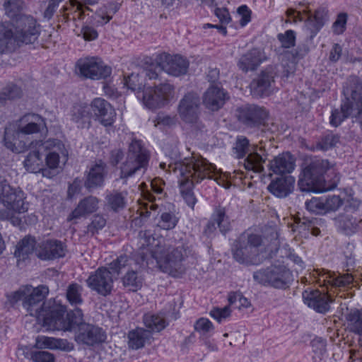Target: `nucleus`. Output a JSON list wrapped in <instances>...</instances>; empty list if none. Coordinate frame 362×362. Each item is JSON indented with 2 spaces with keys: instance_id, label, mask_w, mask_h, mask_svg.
Wrapping results in <instances>:
<instances>
[{
  "instance_id": "f257e3e1",
  "label": "nucleus",
  "mask_w": 362,
  "mask_h": 362,
  "mask_svg": "<svg viewBox=\"0 0 362 362\" xmlns=\"http://www.w3.org/2000/svg\"><path fill=\"white\" fill-rule=\"evenodd\" d=\"M160 168L170 174L175 175L178 179L182 197L192 209L197 202V199L192 192L194 184L199 183L204 179H214L218 185L226 189H228L230 186L228 181H225L218 175L214 165L202 156L194 153L182 160L170 163L168 165L162 162L160 163Z\"/></svg>"
},
{
  "instance_id": "f03ea898",
  "label": "nucleus",
  "mask_w": 362,
  "mask_h": 362,
  "mask_svg": "<svg viewBox=\"0 0 362 362\" xmlns=\"http://www.w3.org/2000/svg\"><path fill=\"white\" fill-rule=\"evenodd\" d=\"M339 180L340 176L334 163L315 158L303 165L298 186L302 192L320 193L334 189Z\"/></svg>"
},
{
  "instance_id": "7ed1b4c3",
  "label": "nucleus",
  "mask_w": 362,
  "mask_h": 362,
  "mask_svg": "<svg viewBox=\"0 0 362 362\" xmlns=\"http://www.w3.org/2000/svg\"><path fill=\"white\" fill-rule=\"evenodd\" d=\"M47 131L45 120L37 114H27L19 121L17 130H6L4 145L13 152L21 153L35 144L30 140V135Z\"/></svg>"
},
{
  "instance_id": "20e7f679",
  "label": "nucleus",
  "mask_w": 362,
  "mask_h": 362,
  "mask_svg": "<svg viewBox=\"0 0 362 362\" xmlns=\"http://www.w3.org/2000/svg\"><path fill=\"white\" fill-rule=\"evenodd\" d=\"M48 293L49 289L45 286L42 285L35 288L25 286L7 295V298L11 303L22 300L23 307L29 315L35 317L39 322L42 321L43 326L46 327L45 317L48 315L51 307L57 305L51 300L45 302Z\"/></svg>"
},
{
  "instance_id": "39448f33",
  "label": "nucleus",
  "mask_w": 362,
  "mask_h": 362,
  "mask_svg": "<svg viewBox=\"0 0 362 362\" xmlns=\"http://www.w3.org/2000/svg\"><path fill=\"white\" fill-rule=\"evenodd\" d=\"M148 250L151 257L156 259L159 269L163 272L177 277L185 272L183 261L187 254L182 246L175 247L153 239V243Z\"/></svg>"
},
{
  "instance_id": "423d86ee",
  "label": "nucleus",
  "mask_w": 362,
  "mask_h": 362,
  "mask_svg": "<svg viewBox=\"0 0 362 362\" xmlns=\"http://www.w3.org/2000/svg\"><path fill=\"white\" fill-rule=\"evenodd\" d=\"M286 23H297L304 21L305 29L310 37L313 38L322 28L329 19L328 10L324 7L314 9L308 2L300 3L298 11L288 8L286 11Z\"/></svg>"
},
{
  "instance_id": "0eeeda50",
  "label": "nucleus",
  "mask_w": 362,
  "mask_h": 362,
  "mask_svg": "<svg viewBox=\"0 0 362 362\" xmlns=\"http://www.w3.org/2000/svg\"><path fill=\"white\" fill-rule=\"evenodd\" d=\"M0 201L4 206L0 210V218L10 221L14 226L20 225L21 221L17 214L28 209L23 191L12 188L5 179L0 180Z\"/></svg>"
},
{
  "instance_id": "6e6552de",
  "label": "nucleus",
  "mask_w": 362,
  "mask_h": 362,
  "mask_svg": "<svg viewBox=\"0 0 362 362\" xmlns=\"http://www.w3.org/2000/svg\"><path fill=\"white\" fill-rule=\"evenodd\" d=\"M148 158V154L142 142L136 139L132 140L129 146L127 156L119 167V179L127 180L140 171L144 172Z\"/></svg>"
},
{
  "instance_id": "1a4fd4ad",
  "label": "nucleus",
  "mask_w": 362,
  "mask_h": 362,
  "mask_svg": "<svg viewBox=\"0 0 362 362\" xmlns=\"http://www.w3.org/2000/svg\"><path fill=\"white\" fill-rule=\"evenodd\" d=\"M264 148L252 145L249 140L243 136H238L233 147V153L237 158H247L244 160V167L247 170L254 173H261L264 170L266 158H263Z\"/></svg>"
},
{
  "instance_id": "9d476101",
  "label": "nucleus",
  "mask_w": 362,
  "mask_h": 362,
  "mask_svg": "<svg viewBox=\"0 0 362 362\" xmlns=\"http://www.w3.org/2000/svg\"><path fill=\"white\" fill-rule=\"evenodd\" d=\"M66 307L57 304L51 307V310L45 317V325L49 329L71 331L76 326L83 324V313L81 309H75L68 312L66 317Z\"/></svg>"
},
{
  "instance_id": "9b49d317",
  "label": "nucleus",
  "mask_w": 362,
  "mask_h": 362,
  "mask_svg": "<svg viewBox=\"0 0 362 362\" xmlns=\"http://www.w3.org/2000/svg\"><path fill=\"white\" fill-rule=\"evenodd\" d=\"M262 240L256 234H243L236 241L233 248V257L240 263L257 264Z\"/></svg>"
},
{
  "instance_id": "f8f14e48",
  "label": "nucleus",
  "mask_w": 362,
  "mask_h": 362,
  "mask_svg": "<svg viewBox=\"0 0 362 362\" xmlns=\"http://www.w3.org/2000/svg\"><path fill=\"white\" fill-rule=\"evenodd\" d=\"M253 278L258 284L276 288H286L293 280V274L284 265H272L254 272Z\"/></svg>"
},
{
  "instance_id": "ddd939ff",
  "label": "nucleus",
  "mask_w": 362,
  "mask_h": 362,
  "mask_svg": "<svg viewBox=\"0 0 362 362\" xmlns=\"http://www.w3.org/2000/svg\"><path fill=\"white\" fill-rule=\"evenodd\" d=\"M315 282L320 286L332 288H346L354 281V277L349 274H336L325 269H313L309 274V276H304L301 279V283Z\"/></svg>"
},
{
  "instance_id": "4468645a",
  "label": "nucleus",
  "mask_w": 362,
  "mask_h": 362,
  "mask_svg": "<svg viewBox=\"0 0 362 362\" xmlns=\"http://www.w3.org/2000/svg\"><path fill=\"white\" fill-rule=\"evenodd\" d=\"M76 66L82 76L92 80L105 79L112 74V67L98 57L80 59Z\"/></svg>"
},
{
  "instance_id": "2eb2a0df",
  "label": "nucleus",
  "mask_w": 362,
  "mask_h": 362,
  "mask_svg": "<svg viewBox=\"0 0 362 362\" xmlns=\"http://www.w3.org/2000/svg\"><path fill=\"white\" fill-rule=\"evenodd\" d=\"M174 94L173 86L160 83L154 87H147L143 93V103L148 109L154 110L165 105Z\"/></svg>"
},
{
  "instance_id": "dca6fc26",
  "label": "nucleus",
  "mask_w": 362,
  "mask_h": 362,
  "mask_svg": "<svg viewBox=\"0 0 362 362\" xmlns=\"http://www.w3.org/2000/svg\"><path fill=\"white\" fill-rule=\"evenodd\" d=\"M20 45L34 44L40 35V25L30 15L21 16L13 23Z\"/></svg>"
},
{
  "instance_id": "f3484780",
  "label": "nucleus",
  "mask_w": 362,
  "mask_h": 362,
  "mask_svg": "<svg viewBox=\"0 0 362 362\" xmlns=\"http://www.w3.org/2000/svg\"><path fill=\"white\" fill-rule=\"evenodd\" d=\"M327 292L325 290L306 289L303 293L304 303L308 307L320 313H325L329 310V304L334 301L332 296V289H341V288H332L328 286Z\"/></svg>"
},
{
  "instance_id": "a211bd4d",
  "label": "nucleus",
  "mask_w": 362,
  "mask_h": 362,
  "mask_svg": "<svg viewBox=\"0 0 362 362\" xmlns=\"http://www.w3.org/2000/svg\"><path fill=\"white\" fill-rule=\"evenodd\" d=\"M88 286L98 294L106 296L111 293L113 277L112 272L106 267H100L86 279Z\"/></svg>"
},
{
  "instance_id": "6ab92c4d",
  "label": "nucleus",
  "mask_w": 362,
  "mask_h": 362,
  "mask_svg": "<svg viewBox=\"0 0 362 362\" xmlns=\"http://www.w3.org/2000/svg\"><path fill=\"white\" fill-rule=\"evenodd\" d=\"M178 115L186 123H196L199 114V98L194 93H188L180 100Z\"/></svg>"
},
{
  "instance_id": "aec40b11",
  "label": "nucleus",
  "mask_w": 362,
  "mask_h": 362,
  "mask_svg": "<svg viewBox=\"0 0 362 362\" xmlns=\"http://www.w3.org/2000/svg\"><path fill=\"white\" fill-rule=\"evenodd\" d=\"M66 245L57 239L43 240L37 243L36 256L42 260H53L66 255Z\"/></svg>"
},
{
  "instance_id": "412c9836",
  "label": "nucleus",
  "mask_w": 362,
  "mask_h": 362,
  "mask_svg": "<svg viewBox=\"0 0 362 362\" xmlns=\"http://www.w3.org/2000/svg\"><path fill=\"white\" fill-rule=\"evenodd\" d=\"M47 141H54V145L43 151L45 157L46 167L42 169V176L47 178H52L59 173V153L65 156L63 152V145L56 139H49Z\"/></svg>"
},
{
  "instance_id": "4be33fe9",
  "label": "nucleus",
  "mask_w": 362,
  "mask_h": 362,
  "mask_svg": "<svg viewBox=\"0 0 362 362\" xmlns=\"http://www.w3.org/2000/svg\"><path fill=\"white\" fill-rule=\"evenodd\" d=\"M105 339L106 334L101 328L88 323L80 325L75 333L76 341L87 346L102 343Z\"/></svg>"
},
{
  "instance_id": "5701e85b",
  "label": "nucleus",
  "mask_w": 362,
  "mask_h": 362,
  "mask_svg": "<svg viewBox=\"0 0 362 362\" xmlns=\"http://www.w3.org/2000/svg\"><path fill=\"white\" fill-rule=\"evenodd\" d=\"M158 63L164 71L174 76L186 74L189 66L187 60L178 54H161L158 56Z\"/></svg>"
},
{
  "instance_id": "b1692460",
  "label": "nucleus",
  "mask_w": 362,
  "mask_h": 362,
  "mask_svg": "<svg viewBox=\"0 0 362 362\" xmlns=\"http://www.w3.org/2000/svg\"><path fill=\"white\" fill-rule=\"evenodd\" d=\"M51 145H54V141H35V144L30 146L35 149L28 153L24 160V166L28 171L42 173V169H45L42 159L43 151H45L46 148Z\"/></svg>"
},
{
  "instance_id": "393cba45",
  "label": "nucleus",
  "mask_w": 362,
  "mask_h": 362,
  "mask_svg": "<svg viewBox=\"0 0 362 362\" xmlns=\"http://www.w3.org/2000/svg\"><path fill=\"white\" fill-rule=\"evenodd\" d=\"M343 93L346 100L343 103H347L353 107V110H356L359 115V111L362 107V83L358 77H349L344 86Z\"/></svg>"
},
{
  "instance_id": "a878e982",
  "label": "nucleus",
  "mask_w": 362,
  "mask_h": 362,
  "mask_svg": "<svg viewBox=\"0 0 362 362\" xmlns=\"http://www.w3.org/2000/svg\"><path fill=\"white\" fill-rule=\"evenodd\" d=\"M229 98L228 93L218 84L209 86L203 95V103L205 107L212 111L221 108Z\"/></svg>"
},
{
  "instance_id": "bb28decb",
  "label": "nucleus",
  "mask_w": 362,
  "mask_h": 362,
  "mask_svg": "<svg viewBox=\"0 0 362 362\" xmlns=\"http://www.w3.org/2000/svg\"><path fill=\"white\" fill-rule=\"evenodd\" d=\"M268 112L264 107L255 105H245L237 110V117L243 123L255 126L267 119Z\"/></svg>"
},
{
  "instance_id": "cd10ccee",
  "label": "nucleus",
  "mask_w": 362,
  "mask_h": 362,
  "mask_svg": "<svg viewBox=\"0 0 362 362\" xmlns=\"http://www.w3.org/2000/svg\"><path fill=\"white\" fill-rule=\"evenodd\" d=\"M20 46L13 23H0V54L15 51Z\"/></svg>"
},
{
  "instance_id": "c85d7f7f",
  "label": "nucleus",
  "mask_w": 362,
  "mask_h": 362,
  "mask_svg": "<svg viewBox=\"0 0 362 362\" xmlns=\"http://www.w3.org/2000/svg\"><path fill=\"white\" fill-rule=\"evenodd\" d=\"M274 83L273 74L272 72L262 71L257 78L250 83L251 93L256 97L268 95L273 90Z\"/></svg>"
},
{
  "instance_id": "c756f323",
  "label": "nucleus",
  "mask_w": 362,
  "mask_h": 362,
  "mask_svg": "<svg viewBox=\"0 0 362 362\" xmlns=\"http://www.w3.org/2000/svg\"><path fill=\"white\" fill-rule=\"evenodd\" d=\"M267 57L261 49H252L242 55L238 61V66L244 72L255 70Z\"/></svg>"
},
{
  "instance_id": "7c9ffc66",
  "label": "nucleus",
  "mask_w": 362,
  "mask_h": 362,
  "mask_svg": "<svg viewBox=\"0 0 362 362\" xmlns=\"http://www.w3.org/2000/svg\"><path fill=\"white\" fill-rule=\"evenodd\" d=\"M269 168L275 174L291 173L295 168V158L289 153H283L269 161Z\"/></svg>"
},
{
  "instance_id": "2f4dec72",
  "label": "nucleus",
  "mask_w": 362,
  "mask_h": 362,
  "mask_svg": "<svg viewBox=\"0 0 362 362\" xmlns=\"http://www.w3.org/2000/svg\"><path fill=\"white\" fill-rule=\"evenodd\" d=\"M218 226L221 233H225L230 230V222L228 216L226 215L224 208H217L213 216L212 220L210 221L204 230L207 235H211Z\"/></svg>"
},
{
  "instance_id": "473e14b6",
  "label": "nucleus",
  "mask_w": 362,
  "mask_h": 362,
  "mask_svg": "<svg viewBox=\"0 0 362 362\" xmlns=\"http://www.w3.org/2000/svg\"><path fill=\"white\" fill-rule=\"evenodd\" d=\"M294 182L295 179L291 176L281 177L273 180L267 189L277 197H285L292 192Z\"/></svg>"
},
{
  "instance_id": "72a5a7b5",
  "label": "nucleus",
  "mask_w": 362,
  "mask_h": 362,
  "mask_svg": "<svg viewBox=\"0 0 362 362\" xmlns=\"http://www.w3.org/2000/svg\"><path fill=\"white\" fill-rule=\"evenodd\" d=\"M105 175V165L102 161L96 163L90 169L84 182V186L88 190L100 187L104 182Z\"/></svg>"
},
{
  "instance_id": "f704fd0d",
  "label": "nucleus",
  "mask_w": 362,
  "mask_h": 362,
  "mask_svg": "<svg viewBox=\"0 0 362 362\" xmlns=\"http://www.w3.org/2000/svg\"><path fill=\"white\" fill-rule=\"evenodd\" d=\"M90 112L100 120V123L105 127H110L113 123V119L111 117L105 118L107 112L111 108V105L105 100L102 98L94 99L90 105Z\"/></svg>"
},
{
  "instance_id": "c9c22d12",
  "label": "nucleus",
  "mask_w": 362,
  "mask_h": 362,
  "mask_svg": "<svg viewBox=\"0 0 362 362\" xmlns=\"http://www.w3.org/2000/svg\"><path fill=\"white\" fill-rule=\"evenodd\" d=\"M98 200L96 197L89 196L81 200L68 218L69 221L86 216L98 209Z\"/></svg>"
},
{
  "instance_id": "e433bc0d",
  "label": "nucleus",
  "mask_w": 362,
  "mask_h": 362,
  "mask_svg": "<svg viewBox=\"0 0 362 362\" xmlns=\"http://www.w3.org/2000/svg\"><path fill=\"white\" fill-rule=\"evenodd\" d=\"M90 107L88 105H75L71 111V119L78 127H88L90 122Z\"/></svg>"
},
{
  "instance_id": "4c0bfd02",
  "label": "nucleus",
  "mask_w": 362,
  "mask_h": 362,
  "mask_svg": "<svg viewBox=\"0 0 362 362\" xmlns=\"http://www.w3.org/2000/svg\"><path fill=\"white\" fill-rule=\"evenodd\" d=\"M143 200H138L137 213L140 217L146 218L150 216L151 211H156L158 205L154 203L156 197L148 190H142Z\"/></svg>"
},
{
  "instance_id": "58836bf2",
  "label": "nucleus",
  "mask_w": 362,
  "mask_h": 362,
  "mask_svg": "<svg viewBox=\"0 0 362 362\" xmlns=\"http://www.w3.org/2000/svg\"><path fill=\"white\" fill-rule=\"evenodd\" d=\"M151 337V335L148 330L142 328H136L129 332L128 334L129 346L132 349L142 348L145 343L150 340Z\"/></svg>"
},
{
  "instance_id": "ea45409f",
  "label": "nucleus",
  "mask_w": 362,
  "mask_h": 362,
  "mask_svg": "<svg viewBox=\"0 0 362 362\" xmlns=\"http://www.w3.org/2000/svg\"><path fill=\"white\" fill-rule=\"evenodd\" d=\"M3 8L5 14L13 21V23L21 16H25L23 11L25 8L23 0H3Z\"/></svg>"
},
{
  "instance_id": "a19ab883",
  "label": "nucleus",
  "mask_w": 362,
  "mask_h": 362,
  "mask_svg": "<svg viewBox=\"0 0 362 362\" xmlns=\"http://www.w3.org/2000/svg\"><path fill=\"white\" fill-rule=\"evenodd\" d=\"M37 243L35 238L32 236H25L18 243L15 251V255L23 259L33 252L36 255Z\"/></svg>"
},
{
  "instance_id": "79ce46f5",
  "label": "nucleus",
  "mask_w": 362,
  "mask_h": 362,
  "mask_svg": "<svg viewBox=\"0 0 362 362\" xmlns=\"http://www.w3.org/2000/svg\"><path fill=\"white\" fill-rule=\"evenodd\" d=\"M346 322L350 332L362 335V310H351L346 315Z\"/></svg>"
},
{
  "instance_id": "37998d69",
  "label": "nucleus",
  "mask_w": 362,
  "mask_h": 362,
  "mask_svg": "<svg viewBox=\"0 0 362 362\" xmlns=\"http://www.w3.org/2000/svg\"><path fill=\"white\" fill-rule=\"evenodd\" d=\"M69 6L64 5L59 11L60 18L62 21L68 22L69 21H76L77 18H81L83 15L82 4H76L74 7L71 6V3L69 1Z\"/></svg>"
},
{
  "instance_id": "c03bdc74",
  "label": "nucleus",
  "mask_w": 362,
  "mask_h": 362,
  "mask_svg": "<svg viewBox=\"0 0 362 362\" xmlns=\"http://www.w3.org/2000/svg\"><path fill=\"white\" fill-rule=\"evenodd\" d=\"M82 286L76 284H70L66 290V298L67 301L73 306L81 305L83 302L82 298Z\"/></svg>"
},
{
  "instance_id": "a18cd8bd",
  "label": "nucleus",
  "mask_w": 362,
  "mask_h": 362,
  "mask_svg": "<svg viewBox=\"0 0 362 362\" xmlns=\"http://www.w3.org/2000/svg\"><path fill=\"white\" fill-rule=\"evenodd\" d=\"M353 112V107L347 103H342L341 110L335 109L332 110L330 116V124L333 127H338L341 123L351 115Z\"/></svg>"
},
{
  "instance_id": "49530a36",
  "label": "nucleus",
  "mask_w": 362,
  "mask_h": 362,
  "mask_svg": "<svg viewBox=\"0 0 362 362\" xmlns=\"http://www.w3.org/2000/svg\"><path fill=\"white\" fill-rule=\"evenodd\" d=\"M22 96V90L13 83H9L0 92V106L6 105L8 100L20 98Z\"/></svg>"
},
{
  "instance_id": "de8ad7c7",
  "label": "nucleus",
  "mask_w": 362,
  "mask_h": 362,
  "mask_svg": "<svg viewBox=\"0 0 362 362\" xmlns=\"http://www.w3.org/2000/svg\"><path fill=\"white\" fill-rule=\"evenodd\" d=\"M144 323L149 329V332H160L166 326L165 319L159 315H145Z\"/></svg>"
},
{
  "instance_id": "09e8293b",
  "label": "nucleus",
  "mask_w": 362,
  "mask_h": 362,
  "mask_svg": "<svg viewBox=\"0 0 362 362\" xmlns=\"http://www.w3.org/2000/svg\"><path fill=\"white\" fill-rule=\"evenodd\" d=\"M122 281L124 286L133 291L141 288L143 283V279L133 271L127 272L123 277Z\"/></svg>"
},
{
  "instance_id": "8fccbe9b",
  "label": "nucleus",
  "mask_w": 362,
  "mask_h": 362,
  "mask_svg": "<svg viewBox=\"0 0 362 362\" xmlns=\"http://www.w3.org/2000/svg\"><path fill=\"white\" fill-rule=\"evenodd\" d=\"M305 208L308 211L315 214H326L323 197H313L305 202Z\"/></svg>"
},
{
  "instance_id": "3c124183",
  "label": "nucleus",
  "mask_w": 362,
  "mask_h": 362,
  "mask_svg": "<svg viewBox=\"0 0 362 362\" xmlns=\"http://www.w3.org/2000/svg\"><path fill=\"white\" fill-rule=\"evenodd\" d=\"M338 226L345 231H353L357 227L356 218L351 215H341L337 219Z\"/></svg>"
},
{
  "instance_id": "603ef678",
  "label": "nucleus",
  "mask_w": 362,
  "mask_h": 362,
  "mask_svg": "<svg viewBox=\"0 0 362 362\" xmlns=\"http://www.w3.org/2000/svg\"><path fill=\"white\" fill-rule=\"evenodd\" d=\"M178 222V218L173 213L165 212L162 214L159 226L164 230L174 228Z\"/></svg>"
},
{
  "instance_id": "864d4df0",
  "label": "nucleus",
  "mask_w": 362,
  "mask_h": 362,
  "mask_svg": "<svg viewBox=\"0 0 362 362\" xmlns=\"http://www.w3.org/2000/svg\"><path fill=\"white\" fill-rule=\"evenodd\" d=\"M324 208L326 214L337 211L343 204L339 196L332 195L323 197Z\"/></svg>"
},
{
  "instance_id": "5fc2aeb1",
  "label": "nucleus",
  "mask_w": 362,
  "mask_h": 362,
  "mask_svg": "<svg viewBox=\"0 0 362 362\" xmlns=\"http://www.w3.org/2000/svg\"><path fill=\"white\" fill-rule=\"evenodd\" d=\"M277 37L283 47L290 48L295 45L296 33L292 30H288L284 33L279 34Z\"/></svg>"
},
{
  "instance_id": "6e6d98bb",
  "label": "nucleus",
  "mask_w": 362,
  "mask_h": 362,
  "mask_svg": "<svg viewBox=\"0 0 362 362\" xmlns=\"http://www.w3.org/2000/svg\"><path fill=\"white\" fill-rule=\"evenodd\" d=\"M339 141V138L337 135L328 134L323 138L317 145L318 149L327 151L334 147Z\"/></svg>"
},
{
  "instance_id": "4d7b16f0",
  "label": "nucleus",
  "mask_w": 362,
  "mask_h": 362,
  "mask_svg": "<svg viewBox=\"0 0 362 362\" xmlns=\"http://www.w3.org/2000/svg\"><path fill=\"white\" fill-rule=\"evenodd\" d=\"M231 315V310L230 305L225 306L224 308H214L210 311V315L218 322L228 318Z\"/></svg>"
},
{
  "instance_id": "13d9d810",
  "label": "nucleus",
  "mask_w": 362,
  "mask_h": 362,
  "mask_svg": "<svg viewBox=\"0 0 362 362\" xmlns=\"http://www.w3.org/2000/svg\"><path fill=\"white\" fill-rule=\"evenodd\" d=\"M194 329L201 334L205 335L214 330V326L209 319L202 317L196 322Z\"/></svg>"
},
{
  "instance_id": "bf43d9fd",
  "label": "nucleus",
  "mask_w": 362,
  "mask_h": 362,
  "mask_svg": "<svg viewBox=\"0 0 362 362\" xmlns=\"http://www.w3.org/2000/svg\"><path fill=\"white\" fill-rule=\"evenodd\" d=\"M31 359L34 362H55L54 354L47 351H35L31 353Z\"/></svg>"
},
{
  "instance_id": "052dcab7",
  "label": "nucleus",
  "mask_w": 362,
  "mask_h": 362,
  "mask_svg": "<svg viewBox=\"0 0 362 362\" xmlns=\"http://www.w3.org/2000/svg\"><path fill=\"white\" fill-rule=\"evenodd\" d=\"M347 22V14L345 13H340L338 14L336 21L332 25L333 32L337 35L342 34L345 29Z\"/></svg>"
},
{
  "instance_id": "680f3d73",
  "label": "nucleus",
  "mask_w": 362,
  "mask_h": 362,
  "mask_svg": "<svg viewBox=\"0 0 362 362\" xmlns=\"http://www.w3.org/2000/svg\"><path fill=\"white\" fill-rule=\"evenodd\" d=\"M106 224V220L100 215L93 216L92 222L87 227V233L94 235L98 230L102 229Z\"/></svg>"
},
{
  "instance_id": "e2e57ef3",
  "label": "nucleus",
  "mask_w": 362,
  "mask_h": 362,
  "mask_svg": "<svg viewBox=\"0 0 362 362\" xmlns=\"http://www.w3.org/2000/svg\"><path fill=\"white\" fill-rule=\"evenodd\" d=\"M143 77L141 73H132L124 79V85L131 90H135L141 86L140 78Z\"/></svg>"
},
{
  "instance_id": "0e129e2a",
  "label": "nucleus",
  "mask_w": 362,
  "mask_h": 362,
  "mask_svg": "<svg viewBox=\"0 0 362 362\" xmlns=\"http://www.w3.org/2000/svg\"><path fill=\"white\" fill-rule=\"evenodd\" d=\"M156 64H151V65L144 68L141 73L143 76L148 77L149 79H155L158 76V72L163 70L162 67L158 63V57L156 58Z\"/></svg>"
},
{
  "instance_id": "69168bd1",
  "label": "nucleus",
  "mask_w": 362,
  "mask_h": 362,
  "mask_svg": "<svg viewBox=\"0 0 362 362\" xmlns=\"http://www.w3.org/2000/svg\"><path fill=\"white\" fill-rule=\"evenodd\" d=\"M74 344L64 339H53L52 349H58L63 351H71L74 349Z\"/></svg>"
},
{
  "instance_id": "338daca9",
  "label": "nucleus",
  "mask_w": 362,
  "mask_h": 362,
  "mask_svg": "<svg viewBox=\"0 0 362 362\" xmlns=\"http://www.w3.org/2000/svg\"><path fill=\"white\" fill-rule=\"evenodd\" d=\"M63 1L64 0H48V4L43 13L44 18L50 20L58 8L59 4Z\"/></svg>"
},
{
  "instance_id": "774afa93",
  "label": "nucleus",
  "mask_w": 362,
  "mask_h": 362,
  "mask_svg": "<svg viewBox=\"0 0 362 362\" xmlns=\"http://www.w3.org/2000/svg\"><path fill=\"white\" fill-rule=\"evenodd\" d=\"M238 13L240 16V24L242 27L246 25L251 21V11L245 5L238 8Z\"/></svg>"
}]
</instances>
